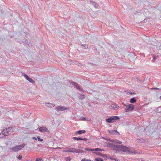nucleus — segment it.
<instances>
[{
  "label": "nucleus",
  "mask_w": 161,
  "mask_h": 161,
  "mask_svg": "<svg viewBox=\"0 0 161 161\" xmlns=\"http://www.w3.org/2000/svg\"><path fill=\"white\" fill-rule=\"evenodd\" d=\"M109 107L110 108H113L115 110L118 109L119 108V107L116 104H112L110 105Z\"/></svg>",
  "instance_id": "nucleus-11"
},
{
  "label": "nucleus",
  "mask_w": 161,
  "mask_h": 161,
  "mask_svg": "<svg viewBox=\"0 0 161 161\" xmlns=\"http://www.w3.org/2000/svg\"><path fill=\"white\" fill-rule=\"evenodd\" d=\"M63 152L65 153H82L83 150H80V149H77L74 148L66 147L64 150Z\"/></svg>",
  "instance_id": "nucleus-2"
},
{
  "label": "nucleus",
  "mask_w": 161,
  "mask_h": 161,
  "mask_svg": "<svg viewBox=\"0 0 161 161\" xmlns=\"http://www.w3.org/2000/svg\"><path fill=\"white\" fill-rule=\"evenodd\" d=\"M86 132L85 130H80L78 131H77L76 132V135H77V134H80L82 133H83Z\"/></svg>",
  "instance_id": "nucleus-15"
},
{
  "label": "nucleus",
  "mask_w": 161,
  "mask_h": 161,
  "mask_svg": "<svg viewBox=\"0 0 161 161\" xmlns=\"http://www.w3.org/2000/svg\"><path fill=\"white\" fill-rule=\"evenodd\" d=\"M65 159L66 161H70L71 160V158L69 157L65 158Z\"/></svg>",
  "instance_id": "nucleus-29"
},
{
  "label": "nucleus",
  "mask_w": 161,
  "mask_h": 161,
  "mask_svg": "<svg viewBox=\"0 0 161 161\" xmlns=\"http://www.w3.org/2000/svg\"><path fill=\"white\" fill-rule=\"evenodd\" d=\"M95 161H103V159L100 158H97L95 159Z\"/></svg>",
  "instance_id": "nucleus-20"
},
{
  "label": "nucleus",
  "mask_w": 161,
  "mask_h": 161,
  "mask_svg": "<svg viewBox=\"0 0 161 161\" xmlns=\"http://www.w3.org/2000/svg\"><path fill=\"white\" fill-rule=\"evenodd\" d=\"M17 158L18 159L20 160L22 158V156L20 155L17 157Z\"/></svg>",
  "instance_id": "nucleus-33"
},
{
  "label": "nucleus",
  "mask_w": 161,
  "mask_h": 161,
  "mask_svg": "<svg viewBox=\"0 0 161 161\" xmlns=\"http://www.w3.org/2000/svg\"><path fill=\"white\" fill-rule=\"evenodd\" d=\"M109 141L113 143L108 142L107 145V147L111 148L114 150H115L116 152L122 151L129 154H135L138 153L137 150L133 148H128L125 146L116 145V143L121 144L122 143L117 140L109 139Z\"/></svg>",
  "instance_id": "nucleus-1"
},
{
  "label": "nucleus",
  "mask_w": 161,
  "mask_h": 161,
  "mask_svg": "<svg viewBox=\"0 0 161 161\" xmlns=\"http://www.w3.org/2000/svg\"><path fill=\"white\" fill-rule=\"evenodd\" d=\"M119 118L118 116H112L110 118H108L106 119L107 122L108 123H112L115 122L116 120H119Z\"/></svg>",
  "instance_id": "nucleus-4"
},
{
  "label": "nucleus",
  "mask_w": 161,
  "mask_h": 161,
  "mask_svg": "<svg viewBox=\"0 0 161 161\" xmlns=\"http://www.w3.org/2000/svg\"><path fill=\"white\" fill-rule=\"evenodd\" d=\"M108 131L110 134H116V133H118L117 130H109Z\"/></svg>",
  "instance_id": "nucleus-13"
},
{
  "label": "nucleus",
  "mask_w": 161,
  "mask_h": 161,
  "mask_svg": "<svg viewBox=\"0 0 161 161\" xmlns=\"http://www.w3.org/2000/svg\"><path fill=\"white\" fill-rule=\"evenodd\" d=\"M37 139H38V141H39L40 142H42L43 141V139L41 138L39 136H38L37 137Z\"/></svg>",
  "instance_id": "nucleus-28"
},
{
  "label": "nucleus",
  "mask_w": 161,
  "mask_h": 161,
  "mask_svg": "<svg viewBox=\"0 0 161 161\" xmlns=\"http://www.w3.org/2000/svg\"><path fill=\"white\" fill-rule=\"evenodd\" d=\"M73 138L74 140H81V137H74Z\"/></svg>",
  "instance_id": "nucleus-23"
},
{
  "label": "nucleus",
  "mask_w": 161,
  "mask_h": 161,
  "mask_svg": "<svg viewBox=\"0 0 161 161\" xmlns=\"http://www.w3.org/2000/svg\"><path fill=\"white\" fill-rule=\"evenodd\" d=\"M24 41H23L22 42L24 43V44H27L29 46H31V44L30 40H29V41L28 40L26 41V40H25V39H24Z\"/></svg>",
  "instance_id": "nucleus-12"
},
{
  "label": "nucleus",
  "mask_w": 161,
  "mask_h": 161,
  "mask_svg": "<svg viewBox=\"0 0 161 161\" xmlns=\"http://www.w3.org/2000/svg\"><path fill=\"white\" fill-rule=\"evenodd\" d=\"M152 56L153 58L152 61L154 62L157 59V55H153Z\"/></svg>",
  "instance_id": "nucleus-22"
},
{
  "label": "nucleus",
  "mask_w": 161,
  "mask_h": 161,
  "mask_svg": "<svg viewBox=\"0 0 161 161\" xmlns=\"http://www.w3.org/2000/svg\"><path fill=\"white\" fill-rule=\"evenodd\" d=\"M81 161H91V160L89 159H87L86 158H83L81 160Z\"/></svg>",
  "instance_id": "nucleus-31"
},
{
  "label": "nucleus",
  "mask_w": 161,
  "mask_h": 161,
  "mask_svg": "<svg viewBox=\"0 0 161 161\" xmlns=\"http://www.w3.org/2000/svg\"><path fill=\"white\" fill-rule=\"evenodd\" d=\"M91 4L94 6L95 8H97L98 7V5L95 2L90 1Z\"/></svg>",
  "instance_id": "nucleus-16"
},
{
  "label": "nucleus",
  "mask_w": 161,
  "mask_h": 161,
  "mask_svg": "<svg viewBox=\"0 0 161 161\" xmlns=\"http://www.w3.org/2000/svg\"><path fill=\"white\" fill-rule=\"evenodd\" d=\"M81 140L86 141L87 140V139L86 138H81Z\"/></svg>",
  "instance_id": "nucleus-32"
},
{
  "label": "nucleus",
  "mask_w": 161,
  "mask_h": 161,
  "mask_svg": "<svg viewBox=\"0 0 161 161\" xmlns=\"http://www.w3.org/2000/svg\"><path fill=\"white\" fill-rule=\"evenodd\" d=\"M125 106L126 107L125 111L127 112L132 111L134 108V105L132 104H129L127 105H125Z\"/></svg>",
  "instance_id": "nucleus-5"
},
{
  "label": "nucleus",
  "mask_w": 161,
  "mask_h": 161,
  "mask_svg": "<svg viewBox=\"0 0 161 161\" xmlns=\"http://www.w3.org/2000/svg\"><path fill=\"white\" fill-rule=\"evenodd\" d=\"M85 98V96L84 95H81L80 96L79 98L80 99H83Z\"/></svg>",
  "instance_id": "nucleus-27"
},
{
  "label": "nucleus",
  "mask_w": 161,
  "mask_h": 161,
  "mask_svg": "<svg viewBox=\"0 0 161 161\" xmlns=\"http://www.w3.org/2000/svg\"><path fill=\"white\" fill-rule=\"evenodd\" d=\"M11 129L12 128H11L8 127V128L3 129L2 131L5 134V135L8 136L9 134V132Z\"/></svg>",
  "instance_id": "nucleus-9"
},
{
  "label": "nucleus",
  "mask_w": 161,
  "mask_h": 161,
  "mask_svg": "<svg viewBox=\"0 0 161 161\" xmlns=\"http://www.w3.org/2000/svg\"><path fill=\"white\" fill-rule=\"evenodd\" d=\"M5 136H7V135H5V134L2 131L0 134V138H3Z\"/></svg>",
  "instance_id": "nucleus-21"
},
{
  "label": "nucleus",
  "mask_w": 161,
  "mask_h": 161,
  "mask_svg": "<svg viewBox=\"0 0 161 161\" xmlns=\"http://www.w3.org/2000/svg\"><path fill=\"white\" fill-rule=\"evenodd\" d=\"M108 159H110L113 160H114L115 161L116 160V159L115 158H114L113 157H111V156L109 157L108 158Z\"/></svg>",
  "instance_id": "nucleus-30"
},
{
  "label": "nucleus",
  "mask_w": 161,
  "mask_h": 161,
  "mask_svg": "<svg viewBox=\"0 0 161 161\" xmlns=\"http://www.w3.org/2000/svg\"><path fill=\"white\" fill-rule=\"evenodd\" d=\"M23 75L25 78V79L28 80L31 83H34L35 82L31 78H30L28 76L25 74H23Z\"/></svg>",
  "instance_id": "nucleus-10"
},
{
  "label": "nucleus",
  "mask_w": 161,
  "mask_h": 161,
  "mask_svg": "<svg viewBox=\"0 0 161 161\" xmlns=\"http://www.w3.org/2000/svg\"><path fill=\"white\" fill-rule=\"evenodd\" d=\"M70 83L72 85L74 86L77 88V89L81 92L83 91V89L75 82L72 81H71Z\"/></svg>",
  "instance_id": "nucleus-6"
},
{
  "label": "nucleus",
  "mask_w": 161,
  "mask_h": 161,
  "mask_svg": "<svg viewBox=\"0 0 161 161\" xmlns=\"http://www.w3.org/2000/svg\"><path fill=\"white\" fill-rule=\"evenodd\" d=\"M32 138L33 139H34L35 140H37V138H36V137H32Z\"/></svg>",
  "instance_id": "nucleus-36"
},
{
  "label": "nucleus",
  "mask_w": 161,
  "mask_h": 161,
  "mask_svg": "<svg viewBox=\"0 0 161 161\" xmlns=\"http://www.w3.org/2000/svg\"><path fill=\"white\" fill-rule=\"evenodd\" d=\"M25 146V144L23 143L21 145H18L14 146L12 148H11L10 149L11 150L12 152H16L22 149Z\"/></svg>",
  "instance_id": "nucleus-3"
},
{
  "label": "nucleus",
  "mask_w": 161,
  "mask_h": 161,
  "mask_svg": "<svg viewBox=\"0 0 161 161\" xmlns=\"http://www.w3.org/2000/svg\"><path fill=\"white\" fill-rule=\"evenodd\" d=\"M81 119L82 120H84V121L86 120V118L85 117H81Z\"/></svg>",
  "instance_id": "nucleus-34"
},
{
  "label": "nucleus",
  "mask_w": 161,
  "mask_h": 161,
  "mask_svg": "<svg viewBox=\"0 0 161 161\" xmlns=\"http://www.w3.org/2000/svg\"><path fill=\"white\" fill-rule=\"evenodd\" d=\"M128 92L129 93H130V94H133V93H132V92H130V91H129V92Z\"/></svg>",
  "instance_id": "nucleus-37"
},
{
  "label": "nucleus",
  "mask_w": 161,
  "mask_h": 161,
  "mask_svg": "<svg viewBox=\"0 0 161 161\" xmlns=\"http://www.w3.org/2000/svg\"><path fill=\"white\" fill-rule=\"evenodd\" d=\"M136 102V100L134 97L131 98L130 100V103H134Z\"/></svg>",
  "instance_id": "nucleus-17"
},
{
  "label": "nucleus",
  "mask_w": 161,
  "mask_h": 161,
  "mask_svg": "<svg viewBox=\"0 0 161 161\" xmlns=\"http://www.w3.org/2000/svg\"><path fill=\"white\" fill-rule=\"evenodd\" d=\"M93 153H95L96 154H97L100 155V153H97V152H92Z\"/></svg>",
  "instance_id": "nucleus-35"
},
{
  "label": "nucleus",
  "mask_w": 161,
  "mask_h": 161,
  "mask_svg": "<svg viewBox=\"0 0 161 161\" xmlns=\"http://www.w3.org/2000/svg\"><path fill=\"white\" fill-rule=\"evenodd\" d=\"M85 150L86 151H93V149H90L88 148H85Z\"/></svg>",
  "instance_id": "nucleus-24"
},
{
  "label": "nucleus",
  "mask_w": 161,
  "mask_h": 161,
  "mask_svg": "<svg viewBox=\"0 0 161 161\" xmlns=\"http://www.w3.org/2000/svg\"><path fill=\"white\" fill-rule=\"evenodd\" d=\"M104 151V149H100L99 148H97L95 149H93V151Z\"/></svg>",
  "instance_id": "nucleus-18"
},
{
  "label": "nucleus",
  "mask_w": 161,
  "mask_h": 161,
  "mask_svg": "<svg viewBox=\"0 0 161 161\" xmlns=\"http://www.w3.org/2000/svg\"><path fill=\"white\" fill-rule=\"evenodd\" d=\"M36 161H43V160L41 158H36Z\"/></svg>",
  "instance_id": "nucleus-25"
},
{
  "label": "nucleus",
  "mask_w": 161,
  "mask_h": 161,
  "mask_svg": "<svg viewBox=\"0 0 161 161\" xmlns=\"http://www.w3.org/2000/svg\"><path fill=\"white\" fill-rule=\"evenodd\" d=\"M68 109V108H65L64 106H57L55 108L56 110L57 111H63Z\"/></svg>",
  "instance_id": "nucleus-8"
},
{
  "label": "nucleus",
  "mask_w": 161,
  "mask_h": 161,
  "mask_svg": "<svg viewBox=\"0 0 161 161\" xmlns=\"http://www.w3.org/2000/svg\"><path fill=\"white\" fill-rule=\"evenodd\" d=\"M155 111L156 112L158 113H160L161 111V107L160 106V107L158 108L157 109H156L155 110Z\"/></svg>",
  "instance_id": "nucleus-19"
},
{
  "label": "nucleus",
  "mask_w": 161,
  "mask_h": 161,
  "mask_svg": "<svg viewBox=\"0 0 161 161\" xmlns=\"http://www.w3.org/2000/svg\"><path fill=\"white\" fill-rule=\"evenodd\" d=\"M81 45L84 47V49H87L88 48V45H86V44H81Z\"/></svg>",
  "instance_id": "nucleus-26"
},
{
  "label": "nucleus",
  "mask_w": 161,
  "mask_h": 161,
  "mask_svg": "<svg viewBox=\"0 0 161 161\" xmlns=\"http://www.w3.org/2000/svg\"><path fill=\"white\" fill-rule=\"evenodd\" d=\"M46 105L48 107H53L55 105L53 103H46Z\"/></svg>",
  "instance_id": "nucleus-14"
},
{
  "label": "nucleus",
  "mask_w": 161,
  "mask_h": 161,
  "mask_svg": "<svg viewBox=\"0 0 161 161\" xmlns=\"http://www.w3.org/2000/svg\"><path fill=\"white\" fill-rule=\"evenodd\" d=\"M141 161H145L143 159H141Z\"/></svg>",
  "instance_id": "nucleus-38"
},
{
  "label": "nucleus",
  "mask_w": 161,
  "mask_h": 161,
  "mask_svg": "<svg viewBox=\"0 0 161 161\" xmlns=\"http://www.w3.org/2000/svg\"><path fill=\"white\" fill-rule=\"evenodd\" d=\"M39 130L42 133L45 132L50 133L49 130L45 126H42L40 127Z\"/></svg>",
  "instance_id": "nucleus-7"
},
{
  "label": "nucleus",
  "mask_w": 161,
  "mask_h": 161,
  "mask_svg": "<svg viewBox=\"0 0 161 161\" xmlns=\"http://www.w3.org/2000/svg\"><path fill=\"white\" fill-rule=\"evenodd\" d=\"M160 99H161V96L160 97Z\"/></svg>",
  "instance_id": "nucleus-39"
}]
</instances>
